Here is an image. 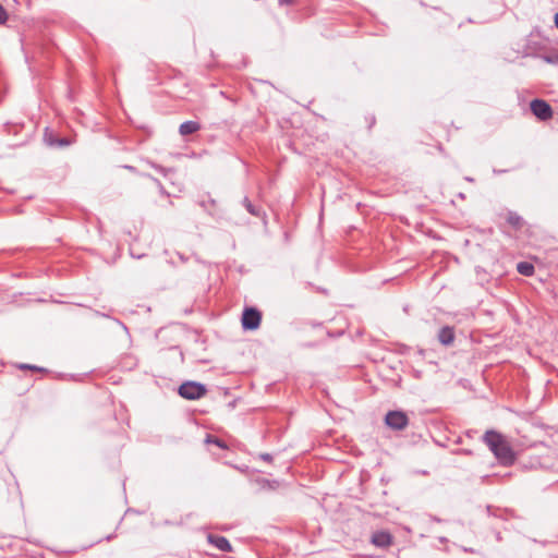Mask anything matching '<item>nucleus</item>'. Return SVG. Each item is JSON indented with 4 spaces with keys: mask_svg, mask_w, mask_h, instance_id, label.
<instances>
[{
    "mask_svg": "<svg viewBox=\"0 0 558 558\" xmlns=\"http://www.w3.org/2000/svg\"><path fill=\"white\" fill-rule=\"evenodd\" d=\"M531 111L539 120L546 121L553 117L551 107L542 99H534L531 101Z\"/></svg>",
    "mask_w": 558,
    "mask_h": 558,
    "instance_id": "obj_5",
    "label": "nucleus"
},
{
    "mask_svg": "<svg viewBox=\"0 0 558 558\" xmlns=\"http://www.w3.org/2000/svg\"><path fill=\"white\" fill-rule=\"evenodd\" d=\"M45 141L50 146L56 145V141L52 137V133L48 132V129H46V132H45Z\"/></svg>",
    "mask_w": 558,
    "mask_h": 558,
    "instance_id": "obj_13",
    "label": "nucleus"
},
{
    "mask_svg": "<svg viewBox=\"0 0 558 558\" xmlns=\"http://www.w3.org/2000/svg\"><path fill=\"white\" fill-rule=\"evenodd\" d=\"M207 539L211 545H214L216 548H218L221 551H225V553L232 551V546H231L230 542L223 536L209 534L207 536Z\"/></svg>",
    "mask_w": 558,
    "mask_h": 558,
    "instance_id": "obj_7",
    "label": "nucleus"
},
{
    "mask_svg": "<svg viewBox=\"0 0 558 558\" xmlns=\"http://www.w3.org/2000/svg\"><path fill=\"white\" fill-rule=\"evenodd\" d=\"M438 340L444 345H450L454 340V330L449 326L442 327L438 332Z\"/></svg>",
    "mask_w": 558,
    "mask_h": 558,
    "instance_id": "obj_8",
    "label": "nucleus"
},
{
    "mask_svg": "<svg viewBox=\"0 0 558 558\" xmlns=\"http://www.w3.org/2000/svg\"><path fill=\"white\" fill-rule=\"evenodd\" d=\"M293 0H278L279 4H290Z\"/></svg>",
    "mask_w": 558,
    "mask_h": 558,
    "instance_id": "obj_19",
    "label": "nucleus"
},
{
    "mask_svg": "<svg viewBox=\"0 0 558 558\" xmlns=\"http://www.w3.org/2000/svg\"><path fill=\"white\" fill-rule=\"evenodd\" d=\"M204 385L195 381H186L179 387V395L187 400H196L205 396Z\"/></svg>",
    "mask_w": 558,
    "mask_h": 558,
    "instance_id": "obj_2",
    "label": "nucleus"
},
{
    "mask_svg": "<svg viewBox=\"0 0 558 558\" xmlns=\"http://www.w3.org/2000/svg\"><path fill=\"white\" fill-rule=\"evenodd\" d=\"M508 221H509L511 225H513V226H519V225H520V221H521V218H520L519 216H517V215H512V214H511V215L509 216Z\"/></svg>",
    "mask_w": 558,
    "mask_h": 558,
    "instance_id": "obj_15",
    "label": "nucleus"
},
{
    "mask_svg": "<svg viewBox=\"0 0 558 558\" xmlns=\"http://www.w3.org/2000/svg\"><path fill=\"white\" fill-rule=\"evenodd\" d=\"M555 25L558 28V12L555 14Z\"/></svg>",
    "mask_w": 558,
    "mask_h": 558,
    "instance_id": "obj_20",
    "label": "nucleus"
},
{
    "mask_svg": "<svg viewBox=\"0 0 558 558\" xmlns=\"http://www.w3.org/2000/svg\"><path fill=\"white\" fill-rule=\"evenodd\" d=\"M244 205L248 213H251L254 216L258 215V211L256 210V208L252 205V203L247 198L244 199Z\"/></svg>",
    "mask_w": 558,
    "mask_h": 558,
    "instance_id": "obj_12",
    "label": "nucleus"
},
{
    "mask_svg": "<svg viewBox=\"0 0 558 558\" xmlns=\"http://www.w3.org/2000/svg\"><path fill=\"white\" fill-rule=\"evenodd\" d=\"M484 441L495 457L504 464H510L513 462V451L501 434L495 430H487L484 435Z\"/></svg>",
    "mask_w": 558,
    "mask_h": 558,
    "instance_id": "obj_1",
    "label": "nucleus"
},
{
    "mask_svg": "<svg viewBox=\"0 0 558 558\" xmlns=\"http://www.w3.org/2000/svg\"><path fill=\"white\" fill-rule=\"evenodd\" d=\"M20 368H22V369H38L36 366L29 365V364H22L20 366Z\"/></svg>",
    "mask_w": 558,
    "mask_h": 558,
    "instance_id": "obj_18",
    "label": "nucleus"
},
{
    "mask_svg": "<svg viewBox=\"0 0 558 558\" xmlns=\"http://www.w3.org/2000/svg\"><path fill=\"white\" fill-rule=\"evenodd\" d=\"M517 270L519 274L529 277L534 274V266L527 262H520L517 265Z\"/></svg>",
    "mask_w": 558,
    "mask_h": 558,
    "instance_id": "obj_10",
    "label": "nucleus"
},
{
    "mask_svg": "<svg viewBox=\"0 0 558 558\" xmlns=\"http://www.w3.org/2000/svg\"><path fill=\"white\" fill-rule=\"evenodd\" d=\"M385 422L395 430H403L409 424V418L402 411H389L386 414Z\"/></svg>",
    "mask_w": 558,
    "mask_h": 558,
    "instance_id": "obj_3",
    "label": "nucleus"
},
{
    "mask_svg": "<svg viewBox=\"0 0 558 558\" xmlns=\"http://www.w3.org/2000/svg\"><path fill=\"white\" fill-rule=\"evenodd\" d=\"M8 20V14L4 8L0 4V24H4Z\"/></svg>",
    "mask_w": 558,
    "mask_h": 558,
    "instance_id": "obj_14",
    "label": "nucleus"
},
{
    "mask_svg": "<svg viewBox=\"0 0 558 558\" xmlns=\"http://www.w3.org/2000/svg\"><path fill=\"white\" fill-rule=\"evenodd\" d=\"M205 441H206V444H214L221 449H227V445L222 440H220L219 438H217L215 436L207 435Z\"/></svg>",
    "mask_w": 558,
    "mask_h": 558,
    "instance_id": "obj_11",
    "label": "nucleus"
},
{
    "mask_svg": "<svg viewBox=\"0 0 558 558\" xmlns=\"http://www.w3.org/2000/svg\"><path fill=\"white\" fill-rule=\"evenodd\" d=\"M201 130V124L196 121H185L179 128V133L182 136H186L193 134Z\"/></svg>",
    "mask_w": 558,
    "mask_h": 558,
    "instance_id": "obj_9",
    "label": "nucleus"
},
{
    "mask_svg": "<svg viewBox=\"0 0 558 558\" xmlns=\"http://www.w3.org/2000/svg\"><path fill=\"white\" fill-rule=\"evenodd\" d=\"M259 458H260L262 460L266 461V462H270V461H272V457H271V454H269V453H260V454H259Z\"/></svg>",
    "mask_w": 558,
    "mask_h": 558,
    "instance_id": "obj_17",
    "label": "nucleus"
},
{
    "mask_svg": "<svg viewBox=\"0 0 558 558\" xmlns=\"http://www.w3.org/2000/svg\"><path fill=\"white\" fill-rule=\"evenodd\" d=\"M56 145H58V146H68V145H70V141L66 140V138H61V140L56 141Z\"/></svg>",
    "mask_w": 558,
    "mask_h": 558,
    "instance_id": "obj_16",
    "label": "nucleus"
},
{
    "mask_svg": "<svg viewBox=\"0 0 558 558\" xmlns=\"http://www.w3.org/2000/svg\"><path fill=\"white\" fill-rule=\"evenodd\" d=\"M371 542L377 547L386 548L391 545L392 537L386 531H377L372 535Z\"/></svg>",
    "mask_w": 558,
    "mask_h": 558,
    "instance_id": "obj_6",
    "label": "nucleus"
},
{
    "mask_svg": "<svg viewBox=\"0 0 558 558\" xmlns=\"http://www.w3.org/2000/svg\"><path fill=\"white\" fill-rule=\"evenodd\" d=\"M262 320L260 313L253 308H245L242 315V326L246 330H255L259 327Z\"/></svg>",
    "mask_w": 558,
    "mask_h": 558,
    "instance_id": "obj_4",
    "label": "nucleus"
}]
</instances>
